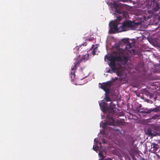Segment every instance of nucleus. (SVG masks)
Masks as SVG:
<instances>
[{
	"label": "nucleus",
	"mask_w": 160,
	"mask_h": 160,
	"mask_svg": "<svg viewBox=\"0 0 160 160\" xmlns=\"http://www.w3.org/2000/svg\"><path fill=\"white\" fill-rule=\"evenodd\" d=\"M126 46L125 49H119V52L120 55L118 56H114L111 55L108 57L107 59L110 61L109 66L112 71L114 72H117L118 76H122V72L120 71L116 67L115 62H120L123 64H125L132 56V54L136 55V52L134 49H132V44L128 40H126Z\"/></svg>",
	"instance_id": "nucleus-1"
},
{
	"label": "nucleus",
	"mask_w": 160,
	"mask_h": 160,
	"mask_svg": "<svg viewBox=\"0 0 160 160\" xmlns=\"http://www.w3.org/2000/svg\"><path fill=\"white\" fill-rule=\"evenodd\" d=\"M83 64V62L81 60H78V61L75 63H74V65L72 68V71L71 72V80L73 81L75 79V71L78 66H80L81 69L82 70L85 68V65L81 66Z\"/></svg>",
	"instance_id": "nucleus-2"
},
{
	"label": "nucleus",
	"mask_w": 160,
	"mask_h": 160,
	"mask_svg": "<svg viewBox=\"0 0 160 160\" xmlns=\"http://www.w3.org/2000/svg\"><path fill=\"white\" fill-rule=\"evenodd\" d=\"M106 118L107 120L105 122L103 123L102 126V128L104 129L107 128L108 125H114V120L111 115L110 113H108L106 115Z\"/></svg>",
	"instance_id": "nucleus-3"
},
{
	"label": "nucleus",
	"mask_w": 160,
	"mask_h": 160,
	"mask_svg": "<svg viewBox=\"0 0 160 160\" xmlns=\"http://www.w3.org/2000/svg\"><path fill=\"white\" fill-rule=\"evenodd\" d=\"M136 25V24L134 22L127 20L122 23L121 27L122 28H134Z\"/></svg>",
	"instance_id": "nucleus-4"
},
{
	"label": "nucleus",
	"mask_w": 160,
	"mask_h": 160,
	"mask_svg": "<svg viewBox=\"0 0 160 160\" xmlns=\"http://www.w3.org/2000/svg\"><path fill=\"white\" fill-rule=\"evenodd\" d=\"M99 84L101 85L100 87L107 93L109 92V88L112 85V82L111 81L103 82L102 84L99 83Z\"/></svg>",
	"instance_id": "nucleus-5"
},
{
	"label": "nucleus",
	"mask_w": 160,
	"mask_h": 160,
	"mask_svg": "<svg viewBox=\"0 0 160 160\" xmlns=\"http://www.w3.org/2000/svg\"><path fill=\"white\" fill-rule=\"evenodd\" d=\"M125 12L120 10L117 9L115 12L116 14H118L117 15V20L118 21H120L123 18L125 17Z\"/></svg>",
	"instance_id": "nucleus-6"
},
{
	"label": "nucleus",
	"mask_w": 160,
	"mask_h": 160,
	"mask_svg": "<svg viewBox=\"0 0 160 160\" xmlns=\"http://www.w3.org/2000/svg\"><path fill=\"white\" fill-rule=\"evenodd\" d=\"M109 26L110 30L112 33H115V32H117L118 30L117 25L114 22H110L109 23Z\"/></svg>",
	"instance_id": "nucleus-7"
},
{
	"label": "nucleus",
	"mask_w": 160,
	"mask_h": 160,
	"mask_svg": "<svg viewBox=\"0 0 160 160\" xmlns=\"http://www.w3.org/2000/svg\"><path fill=\"white\" fill-rule=\"evenodd\" d=\"M99 106L103 112H106L109 110V108L107 106V103L105 102H102L99 103Z\"/></svg>",
	"instance_id": "nucleus-8"
},
{
	"label": "nucleus",
	"mask_w": 160,
	"mask_h": 160,
	"mask_svg": "<svg viewBox=\"0 0 160 160\" xmlns=\"http://www.w3.org/2000/svg\"><path fill=\"white\" fill-rule=\"evenodd\" d=\"M98 47L96 46L95 45H92L91 48L89 49L88 52V54H90V55H94L96 54V52L97 50Z\"/></svg>",
	"instance_id": "nucleus-9"
},
{
	"label": "nucleus",
	"mask_w": 160,
	"mask_h": 160,
	"mask_svg": "<svg viewBox=\"0 0 160 160\" xmlns=\"http://www.w3.org/2000/svg\"><path fill=\"white\" fill-rule=\"evenodd\" d=\"M147 134L152 136H156L158 134L156 132L152 129L149 128L147 130Z\"/></svg>",
	"instance_id": "nucleus-10"
},
{
	"label": "nucleus",
	"mask_w": 160,
	"mask_h": 160,
	"mask_svg": "<svg viewBox=\"0 0 160 160\" xmlns=\"http://www.w3.org/2000/svg\"><path fill=\"white\" fill-rule=\"evenodd\" d=\"M159 148V146L158 144L153 143L151 145V149H152V150L154 152L157 151Z\"/></svg>",
	"instance_id": "nucleus-11"
},
{
	"label": "nucleus",
	"mask_w": 160,
	"mask_h": 160,
	"mask_svg": "<svg viewBox=\"0 0 160 160\" xmlns=\"http://www.w3.org/2000/svg\"><path fill=\"white\" fill-rule=\"evenodd\" d=\"M115 105L113 104L112 102L110 103V106L109 108V109H111V113L112 114H114L115 113V111L114 110V108H115Z\"/></svg>",
	"instance_id": "nucleus-12"
},
{
	"label": "nucleus",
	"mask_w": 160,
	"mask_h": 160,
	"mask_svg": "<svg viewBox=\"0 0 160 160\" xmlns=\"http://www.w3.org/2000/svg\"><path fill=\"white\" fill-rule=\"evenodd\" d=\"M159 9V5L158 2H156L154 4L153 8L152 10L154 12H156L158 11Z\"/></svg>",
	"instance_id": "nucleus-13"
},
{
	"label": "nucleus",
	"mask_w": 160,
	"mask_h": 160,
	"mask_svg": "<svg viewBox=\"0 0 160 160\" xmlns=\"http://www.w3.org/2000/svg\"><path fill=\"white\" fill-rule=\"evenodd\" d=\"M117 143H116L117 144L121 147H123L125 145L124 141L122 139L119 140L118 141Z\"/></svg>",
	"instance_id": "nucleus-14"
},
{
	"label": "nucleus",
	"mask_w": 160,
	"mask_h": 160,
	"mask_svg": "<svg viewBox=\"0 0 160 160\" xmlns=\"http://www.w3.org/2000/svg\"><path fill=\"white\" fill-rule=\"evenodd\" d=\"M82 46L79 45V46H76L73 49L74 52L76 53H79V50L80 49V48Z\"/></svg>",
	"instance_id": "nucleus-15"
},
{
	"label": "nucleus",
	"mask_w": 160,
	"mask_h": 160,
	"mask_svg": "<svg viewBox=\"0 0 160 160\" xmlns=\"http://www.w3.org/2000/svg\"><path fill=\"white\" fill-rule=\"evenodd\" d=\"M89 54H88V55H83V56L82 57V60H81L83 63V60H87L88 59L89 57Z\"/></svg>",
	"instance_id": "nucleus-16"
},
{
	"label": "nucleus",
	"mask_w": 160,
	"mask_h": 160,
	"mask_svg": "<svg viewBox=\"0 0 160 160\" xmlns=\"http://www.w3.org/2000/svg\"><path fill=\"white\" fill-rule=\"evenodd\" d=\"M99 155L101 158V159L99 160H103V159L105 157L103 156L101 152H100L99 153Z\"/></svg>",
	"instance_id": "nucleus-17"
},
{
	"label": "nucleus",
	"mask_w": 160,
	"mask_h": 160,
	"mask_svg": "<svg viewBox=\"0 0 160 160\" xmlns=\"http://www.w3.org/2000/svg\"><path fill=\"white\" fill-rule=\"evenodd\" d=\"M152 111L153 112H159V111H158V108L157 107L154 108H152Z\"/></svg>",
	"instance_id": "nucleus-18"
},
{
	"label": "nucleus",
	"mask_w": 160,
	"mask_h": 160,
	"mask_svg": "<svg viewBox=\"0 0 160 160\" xmlns=\"http://www.w3.org/2000/svg\"><path fill=\"white\" fill-rule=\"evenodd\" d=\"M105 100L107 102H109L111 101L110 98L108 96H106L105 98Z\"/></svg>",
	"instance_id": "nucleus-19"
},
{
	"label": "nucleus",
	"mask_w": 160,
	"mask_h": 160,
	"mask_svg": "<svg viewBox=\"0 0 160 160\" xmlns=\"http://www.w3.org/2000/svg\"><path fill=\"white\" fill-rule=\"evenodd\" d=\"M152 108L150 109L149 110H148L147 111L145 112V113H150L151 112H152Z\"/></svg>",
	"instance_id": "nucleus-20"
},
{
	"label": "nucleus",
	"mask_w": 160,
	"mask_h": 160,
	"mask_svg": "<svg viewBox=\"0 0 160 160\" xmlns=\"http://www.w3.org/2000/svg\"><path fill=\"white\" fill-rule=\"evenodd\" d=\"M118 79V78L117 77H115L114 78H112V82H115Z\"/></svg>",
	"instance_id": "nucleus-21"
},
{
	"label": "nucleus",
	"mask_w": 160,
	"mask_h": 160,
	"mask_svg": "<svg viewBox=\"0 0 160 160\" xmlns=\"http://www.w3.org/2000/svg\"><path fill=\"white\" fill-rule=\"evenodd\" d=\"M157 107L158 108V111H159V112L160 111V105Z\"/></svg>",
	"instance_id": "nucleus-22"
},
{
	"label": "nucleus",
	"mask_w": 160,
	"mask_h": 160,
	"mask_svg": "<svg viewBox=\"0 0 160 160\" xmlns=\"http://www.w3.org/2000/svg\"><path fill=\"white\" fill-rule=\"evenodd\" d=\"M97 148V147H94V146H93V149L94 150V151H96V148Z\"/></svg>",
	"instance_id": "nucleus-23"
},
{
	"label": "nucleus",
	"mask_w": 160,
	"mask_h": 160,
	"mask_svg": "<svg viewBox=\"0 0 160 160\" xmlns=\"http://www.w3.org/2000/svg\"><path fill=\"white\" fill-rule=\"evenodd\" d=\"M147 12L148 13H150V14H151V11H150V10H148L147 11Z\"/></svg>",
	"instance_id": "nucleus-24"
},
{
	"label": "nucleus",
	"mask_w": 160,
	"mask_h": 160,
	"mask_svg": "<svg viewBox=\"0 0 160 160\" xmlns=\"http://www.w3.org/2000/svg\"><path fill=\"white\" fill-rule=\"evenodd\" d=\"M87 45V44L86 42H84L82 45H83V46H86Z\"/></svg>",
	"instance_id": "nucleus-25"
},
{
	"label": "nucleus",
	"mask_w": 160,
	"mask_h": 160,
	"mask_svg": "<svg viewBox=\"0 0 160 160\" xmlns=\"http://www.w3.org/2000/svg\"><path fill=\"white\" fill-rule=\"evenodd\" d=\"M142 106V105L140 104L138 106V108H141Z\"/></svg>",
	"instance_id": "nucleus-26"
},
{
	"label": "nucleus",
	"mask_w": 160,
	"mask_h": 160,
	"mask_svg": "<svg viewBox=\"0 0 160 160\" xmlns=\"http://www.w3.org/2000/svg\"><path fill=\"white\" fill-rule=\"evenodd\" d=\"M115 130L116 131H119L120 130H119L118 129H115Z\"/></svg>",
	"instance_id": "nucleus-27"
},
{
	"label": "nucleus",
	"mask_w": 160,
	"mask_h": 160,
	"mask_svg": "<svg viewBox=\"0 0 160 160\" xmlns=\"http://www.w3.org/2000/svg\"><path fill=\"white\" fill-rule=\"evenodd\" d=\"M102 142H103V143H106V142H105V141H104V140H103V141H102Z\"/></svg>",
	"instance_id": "nucleus-28"
},
{
	"label": "nucleus",
	"mask_w": 160,
	"mask_h": 160,
	"mask_svg": "<svg viewBox=\"0 0 160 160\" xmlns=\"http://www.w3.org/2000/svg\"><path fill=\"white\" fill-rule=\"evenodd\" d=\"M142 160H148L147 159H145L144 158H143L142 159Z\"/></svg>",
	"instance_id": "nucleus-29"
},
{
	"label": "nucleus",
	"mask_w": 160,
	"mask_h": 160,
	"mask_svg": "<svg viewBox=\"0 0 160 160\" xmlns=\"http://www.w3.org/2000/svg\"><path fill=\"white\" fill-rule=\"evenodd\" d=\"M110 72H111V71H110V70H109L108 72H109V73H110Z\"/></svg>",
	"instance_id": "nucleus-30"
},
{
	"label": "nucleus",
	"mask_w": 160,
	"mask_h": 160,
	"mask_svg": "<svg viewBox=\"0 0 160 160\" xmlns=\"http://www.w3.org/2000/svg\"><path fill=\"white\" fill-rule=\"evenodd\" d=\"M149 15L148 16H147V17L148 18V19L149 18Z\"/></svg>",
	"instance_id": "nucleus-31"
}]
</instances>
